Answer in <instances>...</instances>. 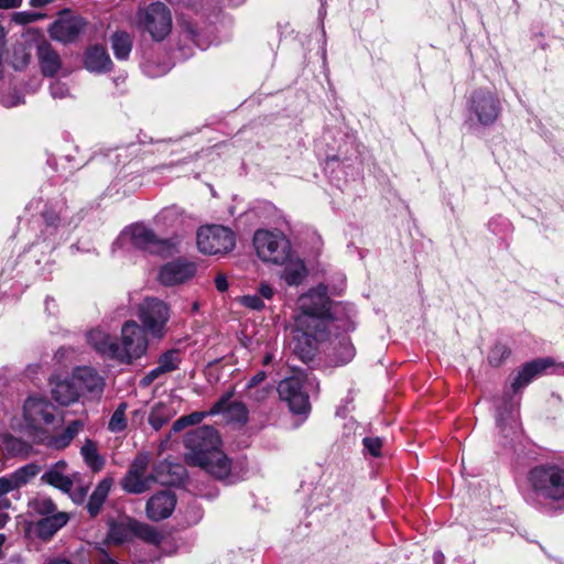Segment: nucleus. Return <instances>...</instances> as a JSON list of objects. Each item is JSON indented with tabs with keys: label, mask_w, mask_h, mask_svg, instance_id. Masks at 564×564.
<instances>
[{
	"label": "nucleus",
	"mask_w": 564,
	"mask_h": 564,
	"mask_svg": "<svg viewBox=\"0 0 564 564\" xmlns=\"http://www.w3.org/2000/svg\"><path fill=\"white\" fill-rule=\"evenodd\" d=\"M95 560L98 564H117L104 550L97 552Z\"/></svg>",
	"instance_id": "obj_48"
},
{
	"label": "nucleus",
	"mask_w": 564,
	"mask_h": 564,
	"mask_svg": "<svg viewBox=\"0 0 564 564\" xmlns=\"http://www.w3.org/2000/svg\"><path fill=\"white\" fill-rule=\"evenodd\" d=\"M497 426L506 436L516 433L518 429V402L503 399L497 409Z\"/></svg>",
	"instance_id": "obj_21"
},
{
	"label": "nucleus",
	"mask_w": 564,
	"mask_h": 564,
	"mask_svg": "<svg viewBox=\"0 0 564 564\" xmlns=\"http://www.w3.org/2000/svg\"><path fill=\"white\" fill-rule=\"evenodd\" d=\"M30 61V54L25 52L24 47H21L20 52L15 51L13 65L15 68L25 66Z\"/></svg>",
	"instance_id": "obj_44"
},
{
	"label": "nucleus",
	"mask_w": 564,
	"mask_h": 564,
	"mask_svg": "<svg viewBox=\"0 0 564 564\" xmlns=\"http://www.w3.org/2000/svg\"><path fill=\"white\" fill-rule=\"evenodd\" d=\"M37 56L42 73L45 76H53L61 68V58L48 43L43 42L39 44Z\"/></svg>",
	"instance_id": "obj_28"
},
{
	"label": "nucleus",
	"mask_w": 564,
	"mask_h": 564,
	"mask_svg": "<svg viewBox=\"0 0 564 564\" xmlns=\"http://www.w3.org/2000/svg\"><path fill=\"white\" fill-rule=\"evenodd\" d=\"M50 89L53 98H64L68 91L66 86L59 82L52 83Z\"/></svg>",
	"instance_id": "obj_45"
},
{
	"label": "nucleus",
	"mask_w": 564,
	"mask_h": 564,
	"mask_svg": "<svg viewBox=\"0 0 564 564\" xmlns=\"http://www.w3.org/2000/svg\"><path fill=\"white\" fill-rule=\"evenodd\" d=\"M253 246L261 260L274 264H283L291 252L290 240L276 230H257L253 236Z\"/></svg>",
	"instance_id": "obj_7"
},
{
	"label": "nucleus",
	"mask_w": 564,
	"mask_h": 564,
	"mask_svg": "<svg viewBox=\"0 0 564 564\" xmlns=\"http://www.w3.org/2000/svg\"><path fill=\"white\" fill-rule=\"evenodd\" d=\"M42 17L40 13L17 12L13 15V21L19 24H28L40 20Z\"/></svg>",
	"instance_id": "obj_43"
},
{
	"label": "nucleus",
	"mask_w": 564,
	"mask_h": 564,
	"mask_svg": "<svg viewBox=\"0 0 564 564\" xmlns=\"http://www.w3.org/2000/svg\"><path fill=\"white\" fill-rule=\"evenodd\" d=\"M119 241L151 253H170L176 246L172 240L158 238L150 228L141 224L127 227L121 232Z\"/></svg>",
	"instance_id": "obj_10"
},
{
	"label": "nucleus",
	"mask_w": 564,
	"mask_h": 564,
	"mask_svg": "<svg viewBox=\"0 0 564 564\" xmlns=\"http://www.w3.org/2000/svg\"><path fill=\"white\" fill-rule=\"evenodd\" d=\"M44 564H73V563L65 558L55 557V558H50Z\"/></svg>",
	"instance_id": "obj_57"
},
{
	"label": "nucleus",
	"mask_w": 564,
	"mask_h": 564,
	"mask_svg": "<svg viewBox=\"0 0 564 564\" xmlns=\"http://www.w3.org/2000/svg\"><path fill=\"white\" fill-rule=\"evenodd\" d=\"M139 318L145 330L154 338L166 334L170 308L163 301L154 297L145 299L139 307Z\"/></svg>",
	"instance_id": "obj_12"
},
{
	"label": "nucleus",
	"mask_w": 564,
	"mask_h": 564,
	"mask_svg": "<svg viewBox=\"0 0 564 564\" xmlns=\"http://www.w3.org/2000/svg\"><path fill=\"white\" fill-rule=\"evenodd\" d=\"M196 273V264L191 261L176 260L164 264L159 274L162 284L172 286L184 283Z\"/></svg>",
	"instance_id": "obj_15"
},
{
	"label": "nucleus",
	"mask_w": 564,
	"mask_h": 564,
	"mask_svg": "<svg viewBox=\"0 0 564 564\" xmlns=\"http://www.w3.org/2000/svg\"><path fill=\"white\" fill-rule=\"evenodd\" d=\"M32 510L44 517L57 513V508L53 500L48 497H37L31 502Z\"/></svg>",
	"instance_id": "obj_37"
},
{
	"label": "nucleus",
	"mask_w": 564,
	"mask_h": 564,
	"mask_svg": "<svg viewBox=\"0 0 564 564\" xmlns=\"http://www.w3.org/2000/svg\"><path fill=\"white\" fill-rule=\"evenodd\" d=\"M356 355L351 340L346 337H337L332 341V348L328 354V360L333 366H344L350 362Z\"/></svg>",
	"instance_id": "obj_25"
},
{
	"label": "nucleus",
	"mask_w": 564,
	"mask_h": 564,
	"mask_svg": "<svg viewBox=\"0 0 564 564\" xmlns=\"http://www.w3.org/2000/svg\"><path fill=\"white\" fill-rule=\"evenodd\" d=\"M84 421L73 420L57 434L51 435L44 431L36 436L40 443L52 449L59 451L68 447L73 440L84 430Z\"/></svg>",
	"instance_id": "obj_18"
},
{
	"label": "nucleus",
	"mask_w": 564,
	"mask_h": 564,
	"mask_svg": "<svg viewBox=\"0 0 564 564\" xmlns=\"http://www.w3.org/2000/svg\"><path fill=\"white\" fill-rule=\"evenodd\" d=\"M39 473L40 466L36 464H28L10 474L9 478L14 489H19L30 482Z\"/></svg>",
	"instance_id": "obj_34"
},
{
	"label": "nucleus",
	"mask_w": 564,
	"mask_h": 564,
	"mask_svg": "<svg viewBox=\"0 0 564 564\" xmlns=\"http://www.w3.org/2000/svg\"><path fill=\"white\" fill-rule=\"evenodd\" d=\"M241 304L251 310H261L264 306L263 301L258 295H245L240 300Z\"/></svg>",
	"instance_id": "obj_42"
},
{
	"label": "nucleus",
	"mask_w": 564,
	"mask_h": 564,
	"mask_svg": "<svg viewBox=\"0 0 564 564\" xmlns=\"http://www.w3.org/2000/svg\"><path fill=\"white\" fill-rule=\"evenodd\" d=\"M12 490H14V487L9 476L0 477V496L6 495Z\"/></svg>",
	"instance_id": "obj_47"
},
{
	"label": "nucleus",
	"mask_w": 564,
	"mask_h": 564,
	"mask_svg": "<svg viewBox=\"0 0 564 564\" xmlns=\"http://www.w3.org/2000/svg\"><path fill=\"white\" fill-rule=\"evenodd\" d=\"M230 398H231L230 393L223 397L209 410V414L224 413L228 421L245 423L248 419V410H247L246 405L241 402H234L231 404H228V400Z\"/></svg>",
	"instance_id": "obj_23"
},
{
	"label": "nucleus",
	"mask_w": 564,
	"mask_h": 564,
	"mask_svg": "<svg viewBox=\"0 0 564 564\" xmlns=\"http://www.w3.org/2000/svg\"><path fill=\"white\" fill-rule=\"evenodd\" d=\"M180 361V352L170 350L160 357L158 368L162 373L170 372L178 367Z\"/></svg>",
	"instance_id": "obj_38"
},
{
	"label": "nucleus",
	"mask_w": 564,
	"mask_h": 564,
	"mask_svg": "<svg viewBox=\"0 0 564 564\" xmlns=\"http://www.w3.org/2000/svg\"><path fill=\"white\" fill-rule=\"evenodd\" d=\"M318 388V381L312 373L299 370L280 381L278 392L293 413L304 414L311 409L310 394L317 393Z\"/></svg>",
	"instance_id": "obj_4"
},
{
	"label": "nucleus",
	"mask_w": 564,
	"mask_h": 564,
	"mask_svg": "<svg viewBox=\"0 0 564 564\" xmlns=\"http://www.w3.org/2000/svg\"><path fill=\"white\" fill-rule=\"evenodd\" d=\"M215 285L218 291L225 292L228 289L227 278L224 274H218L215 279Z\"/></svg>",
	"instance_id": "obj_51"
},
{
	"label": "nucleus",
	"mask_w": 564,
	"mask_h": 564,
	"mask_svg": "<svg viewBox=\"0 0 564 564\" xmlns=\"http://www.w3.org/2000/svg\"><path fill=\"white\" fill-rule=\"evenodd\" d=\"M175 414V411L165 404H158L152 408L149 415V424L155 430L164 426Z\"/></svg>",
	"instance_id": "obj_35"
},
{
	"label": "nucleus",
	"mask_w": 564,
	"mask_h": 564,
	"mask_svg": "<svg viewBox=\"0 0 564 564\" xmlns=\"http://www.w3.org/2000/svg\"><path fill=\"white\" fill-rule=\"evenodd\" d=\"M509 352L507 346L498 344L491 349L488 356L489 362L494 366H499L502 360L509 356Z\"/></svg>",
	"instance_id": "obj_39"
},
{
	"label": "nucleus",
	"mask_w": 564,
	"mask_h": 564,
	"mask_svg": "<svg viewBox=\"0 0 564 564\" xmlns=\"http://www.w3.org/2000/svg\"><path fill=\"white\" fill-rule=\"evenodd\" d=\"M189 426V423L187 422V419L184 416L180 417L173 423L172 431L177 433L184 430L185 427Z\"/></svg>",
	"instance_id": "obj_52"
},
{
	"label": "nucleus",
	"mask_w": 564,
	"mask_h": 564,
	"mask_svg": "<svg viewBox=\"0 0 564 564\" xmlns=\"http://www.w3.org/2000/svg\"><path fill=\"white\" fill-rule=\"evenodd\" d=\"M69 520L66 512H57L48 517L40 519L35 525L34 531L42 540H50L58 530H61Z\"/></svg>",
	"instance_id": "obj_26"
},
{
	"label": "nucleus",
	"mask_w": 564,
	"mask_h": 564,
	"mask_svg": "<svg viewBox=\"0 0 564 564\" xmlns=\"http://www.w3.org/2000/svg\"><path fill=\"white\" fill-rule=\"evenodd\" d=\"M87 340L99 354L112 358L115 341L106 332L99 328L91 329L87 334Z\"/></svg>",
	"instance_id": "obj_32"
},
{
	"label": "nucleus",
	"mask_w": 564,
	"mask_h": 564,
	"mask_svg": "<svg viewBox=\"0 0 564 564\" xmlns=\"http://www.w3.org/2000/svg\"><path fill=\"white\" fill-rule=\"evenodd\" d=\"M529 497L547 511L564 510V467L554 463L534 466L528 473Z\"/></svg>",
	"instance_id": "obj_3"
},
{
	"label": "nucleus",
	"mask_w": 564,
	"mask_h": 564,
	"mask_svg": "<svg viewBox=\"0 0 564 564\" xmlns=\"http://www.w3.org/2000/svg\"><path fill=\"white\" fill-rule=\"evenodd\" d=\"M160 375H162V372L159 370V368H154L153 370H151L149 373H147L143 379H142V384L143 386H149Z\"/></svg>",
	"instance_id": "obj_49"
},
{
	"label": "nucleus",
	"mask_w": 564,
	"mask_h": 564,
	"mask_svg": "<svg viewBox=\"0 0 564 564\" xmlns=\"http://www.w3.org/2000/svg\"><path fill=\"white\" fill-rule=\"evenodd\" d=\"M220 438L217 431L208 425L195 429L187 434L185 446L186 462L203 468L218 479H225L231 469L227 456L219 449Z\"/></svg>",
	"instance_id": "obj_2"
},
{
	"label": "nucleus",
	"mask_w": 564,
	"mask_h": 564,
	"mask_svg": "<svg viewBox=\"0 0 564 564\" xmlns=\"http://www.w3.org/2000/svg\"><path fill=\"white\" fill-rule=\"evenodd\" d=\"M51 0H30V4L34 8H41L50 3Z\"/></svg>",
	"instance_id": "obj_58"
},
{
	"label": "nucleus",
	"mask_w": 564,
	"mask_h": 564,
	"mask_svg": "<svg viewBox=\"0 0 564 564\" xmlns=\"http://www.w3.org/2000/svg\"><path fill=\"white\" fill-rule=\"evenodd\" d=\"M235 243V234L228 227L221 225H205L197 229V249L204 254H225L234 249Z\"/></svg>",
	"instance_id": "obj_8"
},
{
	"label": "nucleus",
	"mask_w": 564,
	"mask_h": 564,
	"mask_svg": "<svg viewBox=\"0 0 564 564\" xmlns=\"http://www.w3.org/2000/svg\"><path fill=\"white\" fill-rule=\"evenodd\" d=\"M299 312L294 317L292 349L303 360H311L317 344L326 336L329 323V299L327 289L318 285L301 295Z\"/></svg>",
	"instance_id": "obj_1"
},
{
	"label": "nucleus",
	"mask_w": 564,
	"mask_h": 564,
	"mask_svg": "<svg viewBox=\"0 0 564 564\" xmlns=\"http://www.w3.org/2000/svg\"><path fill=\"white\" fill-rule=\"evenodd\" d=\"M111 486H112L111 478H104L96 486V488L93 491L91 496L89 497V500L87 503V510L91 517H96L99 513L106 498L108 497V495L110 492Z\"/></svg>",
	"instance_id": "obj_31"
},
{
	"label": "nucleus",
	"mask_w": 564,
	"mask_h": 564,
	"mask_svg": "<svg viewBox=\"0 0 564 564\" xmlns=\"http://www.w3.org/2000/svg\"><path fill=\"white\" fill-rule=\"evenodd\" d=\"M73 375L84 399H99L105 389V379L91 367H76Z\"/></svg>",
	"instance_id": "obj_14"
},
{
	"label": "nucleus",
	"mask_w": 564,
	"mask_h": 564,
	"mask_svg": "<svg viewBox=\"0 0 564 564\" xmlns=\"http://www.w3.org/2000/svg\"><path fill=\"white\" fill-rule=\"evenodd\" d=\"M364 446L366 451L372 456L377 457L380 455V451L382 447V441L376 436H369L364 438Z\"/></svg>",
	"instance_id": "obj_40"
},
{
	"label": "nucleus",
	"mask_w": 564,
	"mask_h": 564,
	"mask_svg": "<svg viewBox=\"0 0 564 564\" xmlns=\"http://www.w3.org/2000/svg\"><path fill=\"white\" fill-rule=\"evenodd\" d=\"M209 412H194L189 415H185L189 425L199 423Z\"/></svg>",
	"instance_id": "obj_50"
},
{
	"label": "nucleus",
	"mask_w": 564,
	"mask_h": 564,
	"mask_svg": "<svg viewBox=\"0 0 564 564\" xmlns=\"http://www.w3.org/2000/svg\"><path fill=\"white\" fill-rule=\"evenodd\" d=\"M133 533L141 540L158 545L166 554H172L175 550H167V546H172L173 542L170 538L163 536L155 528L147 524L135 522L131 527Z\"/></svg>",
	"instance_id": "obj_24"
},
{
	"label": "nucleus",
	"mask_w": 564,
	"mask_h": 564,
	"mask_svg": "<svg viewBox=\"0 0 564 564\" xmlns=\"http://www.w3.org/2000/svg\"><path fill=\"white\" fill-rule=\"evenodd\" d=\"M468 115L470 120L488 127L494 124L501 112L498 97L488 89L474 90L468 99Z\"/></svg>",
	"instance_id": "obj_11"
},
{
	"label": "nucleus",
	"mask_w": 564,
	"mask_h": 564,
	"mask_svg": "<svg viewBox=\"0 0 564 564\" xmlns=\"http://www.w3.org/2000/svg\"><path fill=\"white\" fill-rule=\"evenodd\" d=\"M259 291H260L261 296H263L268 300H270L273 296V290L268 284H261Z\"/></svg>",
	"instance_id": "obj_55"
},
{
	"label": "nucleus",
	"mask_w": 564,
	"mask_h": 564,
	"mask_svg": "<svg viewBox=\"0 0 564 564\" xmlns=\"http://www.w3.org/2000/svg\"><path fill=\"white\" fill-rule=\"evenodd\" d=\"M67 464L59 460L51 466L42 476V481L59 489L63 492L70 494L74 486L73 478L66 473Z\"/></svg>",
	"instance_id": "obj_22"
},
{
	"label": "nucleus",
	"mask_w": 564,
	"mask_h": 564,
	"mask_svg": "<svg viewBox=\"0 0 564 564\" xmlns=\"http://www.w3.org/2000/svg\"><path fill=\"white\" fill-rule=\"evenodd\" d=\"M44 218L50 226H56L59 221V217L52 212H46Z\"/></svg>",
	"instance_id": "obj_54"
},
{
	"label": "nucleus",
	"mask_w": 564,
	"mask_h": 564,
	"mask_svg": "<svg viewBox=\"0 0 564 564\" xmlns=\"http://www.w3.org/2000/svg\"><path fill=\"white\" fill-rule=\"evenodd\" d=\"M176 499L170 490H163L152 496L147 503V516L153 521L169 518L174 508Z\"/></svg>",
	"instance_id": "obj_19"
},
{
	"label": "nucleus",
	"mask_w": 564,
	"mask_h": 564,
	"mask_svg": "<svg viewBox=\"0 0 564 564\" xmlns=\"http://www.w3.org/2000/svg\"><path fill=\"white\" fill-rule=\"evenodd\" d=\"M248 397L257 402L265 400L270 393L268 386H259L256 389H247Z\"/></svg>",
	"instance_id": "obj_41"
},
{
	"label": "nucleus",
	"mask_w": 564,
	"mask_h": 564,
	"mask_svg": "<svg viewBox=\"0 0 564 564\" xmlns=\"http://www.w3.org/2000/svg\"><path fill=\"white\" fill-rule=\"evenodd\" d=\"M86 495L87 490L85 488H80L78 492L72 494L70 497L75 502L80 503L86 497Z\"/></svg>",
	"instance_id": "obj_56"
},
{
	"label": "nucleus",
	"mask_w": 564,
	"mask_h": 564,
	"mask_svg": "<svg viewBox=\"0 0 564 564\" xmlns=\"http://www.w3.org/2000/svg\"><path fill=\"white\" fill-rule=\"evenodd\" d=\"M151 455L149 453H140L135 456L120 481L126 492L140 495L149 491L158 482V475L154 471H149Z\"/></svg>",
	"instance_id": "obj_9"
},
{
	"label": "nucleus",
	"mask_w": 564,
	"mask_h": 564,
	"mask_svg": "<svg viewBox=\"0 0 564 564\" xmlns=\"http://www.w3.org/2000/svg\"><path fill=\"white\" fill-rule=\"evenodd\" d=\"M553 359L551 358H539L525 364L511 384L512 391L516 393L524 388L536 376L542 375L547 368L553 366Z\"/></svg>",
	"instance_id": "obj_20"
},
{
	"label": "nucleus",
	"mask_w": 564,
	"mask_h": 564,
	"mask_svg": "<svg viewBox=\"0 0 564 564\" xmlns=\"http://www.w3.org/2000/svg\"><path fill=\"white\" fill-rule=\"evenodd\" d=\"M443 558H444V557H443V554H441V553H435V555H434V561H435V563H436V564H443Z\"/></svg>",
	"instance_id": "obj_60"
},
{
	"label": "nucleus",
	"mask_w": 564,
	"mask_h": 564,
	"mask_svg": "<svg viewBox=\"0 0 564 564\" xmlns=\"http://www.w3.org/2000/svg\"><path fill=\"white\" fill-rule=\"evenodd\" d=\"M283 271L281 278L289 285H299L306 276V268L304 262L290 252L289 259L282 264Z\"/></svg>",
	"instance_id": "obj_29"
},
{
	"label": "nucleus",
	"mask_w": 564,
	"mask_h": 564,
	"mask_svg": "<svg viewBox=\"0 0 564 564\" xmlns=\"http://www.w3.org/2000/svg\"><path fill=\"white\" fill-rule=\"evenodd\" d=\"M52 398L62 406H69L85 400L73 372L53 382Z\"/></svg>",
	"instance_id": "obj_17"
},
{
	"label": "nucleus",
	"mask_w": 564,
	"mask_h": 564,
	"mask_svg": "<svg viewBox=\"0 0 564 564\" xmlns=\"http://www.w3.org/2000/svg\"><path fill=\"white\" fill-rule=\"evenodd\" d=\"M148 349V339L144 329L134 322L128 321L121 328V343L115 341L112 358L120 362L131 364L141 358Z\"/></svg>",
	"instance_id": "obj_6"
},
{
	"label": "nucleus",
	"mask_w": 564,
	"mask_h": 564,
	"mask_svg": "<svg viewBox=\"0 0 564 564\" xmlns=\"http://www.w3.org/2000/svg\"><path fill=\"white\" fill-rule=\"evenodd\" d=\"M118 530H119L118 528H112L110 531L109 538L117 543H121L123 540L117 535Z\"/></svg>",
	"instance_id": "obj_59"
},
{
	"label": "nucleus",
	"mask_w": 564,
	"mask_h": 564,
	"mask_svg": "<svg viewBox=\"0 0 564 564\" xmlns=\"http://www.w3.org/2000/svg\"><path fill=\"white\" fill-rule=\"evenodd\" d=\"M22 0H0V9L18 8Z\"/></svg>",
	"instance_id": "obj_53"
},
{
	"label": "nucleus",
	"mask_w": 564,
	"mask_h": 564,
	"mask_svg": "<svg viewBox=\"0 0 564 564\" xmlns=\"http://www.w3.org/2000/svg\"><path fill=\"white\" fill-rule=\"evenodd\" d=\"M135 25L153 41H163L172 31L171 11L163 2L150 3L137 11Z\"/></svg>",
	"instance_id": "obj_5"
},
{
	"label": "nucleus",
	"mask_w": 564,
	"mask_h": 564,
	"mask_svg": "<svg viewBox=\"0 0 564 564\" xmlns=\"http://www.w3.org/2000/svg\"><path fill=\"white\" fill-rule=\"evenodd\" d=\"M54 404L42 395L29 397L23 405V416L28 425L37 434L44 432V427L55 421Z\"/></svg>",
	"instance_id": "obj_13"
},
{
	"label": "nucleus",
	"mask_w": 564,
	"mask_h": 564,
	"mask_svg": "<svg viewBox=\"0 0 564 564\" xmlns=\"http://www.w3.org/2000/svg\"><path fill=\"white\" fill-rule=\"evenodd\" d=\"M110 42L113 54L118 59L128 58L132 48V39L127 32H116L112 34Z\"/></svg>",
	"instance_id": "obj_33"
},
{
	"label": "nucleus",
	"mask_w": 564,
	"mask_h": 564,
	"mask_svg": "<svg viewBox=\"0 0 564 564\" xmlns=\"http://www.w3.org/2000/svg\"><path fill=\"white\" fill-rule=\"evenodd\" d=\"M265 372L264 371H259L257 372L251 379L250 381L248 382L247 384V389H256L258 388L259 386H262V383L264 382L265 380Z\"/></svg>",
	"instance_id": "obj_46"
},
{
	"label": "nucleus",
	"mask_w": 564,
	"mask_h": 564,
	"mask_svg": "<svg viewBox=\"0 0 564 564\" xmlns=\"http://www.w3.org/2000/svg\"><path fill=\"white\" fill-rule=\"evenodd\" d=\"M80 455L84 463L91 471L98 473L105 467L106 460L100 455L97 444L93 440H85L83 446L80 447Z\"/></svg>",
	"instance_id": "obj_30"
},
{
	"label": "nucleus",
	"mask_w": 564,
	"mask_h": 564,
	"mask_svg": "<svg viewBox=\"0 0 564 564\" xmlns=\"http://www.w3.org/2000/svg\"><path fill=\"white\" fill-rule=\"evenodd\" d=\"M84 62L86 68L93 73L108 72L112 65L106 48L99 45L87 50Z\"/></svg>",
	"instance_id": "obj_27"
},
{
	"label": "nucleus",
	"mask_w": 564,
	"mask_h": 564,
	"mask_svg": "<svg viewBox=\"0 0 564 564\" xmlns=\"http://www.w3.org/2000/svg\"><path fill=\"white\" fill-rule=\"evenodd\" d=\"M127 403L122 402L120 403L115 412L112 413L109 423H108V430L111 433H120L126 430L127 427V417H126V411H127Z\"/></svg>",
	"instance_id": "obj_36"
},
{
	"label": "nucleus",
	"mask_w": 564,
	"mask_h": 564,
	"mask_svg": "<svg viewBox=\"0 0 564 564\" xmlns=\"http://www.w3.org/2000/svg\"><path fill=\"white\" fill-rule=\"evenodd\" d=\"M85 24L80 17L63 14L50 26V34L56 41L73 42L80 34Z\"/></svg>",
	"instance_id": "obj_16"
}]
</instances>
